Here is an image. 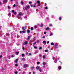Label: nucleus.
Instances as JSON below:
<instances>
[{
    "label": "nucleus",
    "instance_id": "obj_33",
    "mask_svg": "<svg viewBox=\"0 0 74 74\" xmlns=\"http://www.w3.org/2000/svg\"><path fill=\"white\" fill-rule=\"evenodd\" d=\"M45 52H48V50H45Z\"/></svg>",
    "mask_w": 74,
    "mask_h": 74
},
{
    "label": "nucleus",
    "instance_id": "obj_32",
    "mask_svg": "<svg viewBox=\"0 0 74 74\" xmlns=\"http://www.w3.org/2000/svg\"><path fill=\"white\" fill-rule=\"evenodd\" d=\"M49 26H52V25L51 24H49Z\"/></svg>",
    "mask_w": 74,
    "mask_h": 74
},
{
    "label": "nucleus",
    "instance_id": "obj_16",
    "mask_svg": "<svg viewBox=\"0 0 74 74\" xmlns=\"http://www.w3.org/2000/svg\"><path fill=\"white\" fill-rule=\"evenodd\" d=\"M18 59H16L15 60V62L16 63H17L18 62Z\"/></svg>",
    "mask_w": 74,
    "mask_h": 74
},
{
    "label": "nucleus",
    "instance_id": "obj_5",
    "mask_svg": "<svg viewBox=\"0 0 74 74\" xmlns=\"http://www.w3.org/2000/svg\"><path fill=\"white\" fill-rule=\"evenodd\" d=\"M28 66V65L27 64H25L23 66V67L24 68H25V67H27Z\"/></svg>",
    "mask_w": 74,
    "mask_h": 74
},
{
    "label": "nucleus",
    "instance_id": "obj_31",
    "mask_svg": "<svg viewBox=\"0 0 74 74\" xmlns=\"http://www.w3.org/2000/svg\"><path fill=\"white\" fill-rule=\"evenodd\" d=\"M27 33H30V31L29 30H28L27 31Z\"/></svg>",
    "mask_w": 74,
    "mask_h": 74
},
{
    "label": "nucleus",
    "instance_id": "obj_64",
    "mask_svg": "<svg viewBox=\"0 0 74 74\" xmlns=\"http://www.w3.org/2000/svg\"><path fill=\"white\" fill-rule=\"evenodd\" d=\"M34 73H35L34 72H33V74H34Z\"/></svg>",
    "mask_w": 74,
    "mask_h": 74
},
{
    "label": "nucleus",
    "instance_id": "obj_62",
    "mask_svg": "<svg viewBox=\"0 0 74 74\" xmlns=\"http://www.w3.org/2000/svg\"><path fill=\"white\" fill-rule=\"evenodd\" d=\"M11 1H14V0H10Z\"/></svg>",
    "mask_w": 74,
    "mask_h": 74
},
{
    "label": "nucleus",
    "instance_id": "obj_19",
    "mask_svg": "<svg viewBox=\"0 0 74 74\" xmlns=\"http://www.w3.org/2000/svg\"><path fill=\"white\" fill-rule=\"evenodd\" d=\"M24 56H25V54H22V57H23Z\"/></svg>",
    "mask_w": 74,
    "mask_h": 74
},
{
    "label": "nucleus",
    "instance_id": "obj_11",
    "mask_svg": "<svg viewBox=\"0 0 74 74\" xmlns=\"http://www.w3.org/2000/svg\"><path fill=\"white\" fill-rule=\"evenodd\" d=\"M37 3H38V4H40V1H37Z\"/></svg>",
    "mask_w": 74,
    "mask_h": 74
},
{
    "label": "nucleus",
    "instance_id": "obj_4",
    "mask_svg": "<svg viewBox=\"0 0 74 74\" xmlns=\"http://www.w3.org/2000/svg\"><path fill=\"white\" fill-rule=\"evenodd\" d=\"M22 29L23 30H25L26 29V28L23 27H22Z\"/></svg>",
    "mask_w": 74,
    "mask_h": 74
},
{
    "label": "nucleus",
    "instance_id": "obj_45",
    "mask_svg": "<svg viewBox=\"0 0 74 74\" xmlns=\"http://www.w3.org/2000/svg\"><path fill=\"white\" fill-rule=\"evenodd\" d=\"M46 33H47V32H44V34H46Z\"/></svg>",
    "mask_w": 74,
    "mask_h": 74
},
{
    "label": "nucleus",
    "instance_id": "obj_54",
    "mask_svg": "<svg viewBox=\"0 0 74 74\" xmlns=\"http://www.w3.org/2000/svg\"><path fill=\"white\" fill-rule=\"evenodd\" d=\"M32 3V2H29V4H31V3Z\"/></svg>",
    "mask_w": 74,
    "mask_h": 74
},
{
    "label": "nucleus",
    "instance_id": "obj_7",
    "mask_svg": "<svg viewBox=\"0 0 74 74\" xmlns=\"http://www.w3.org/2000/svg\"><path fill=\"white\" fill-rule=\"evenodd\" d=\"M31 37V36H28L27 38V40H29V39H30V38Z\"/></svg>",
    "mask_w": 74,
    "mask_h": 74
},
{
    "label": "nucleus",
    "instance_id": "obj_57",
    "mask_svg": "<svg viewBox=\"0 0 74 74\" xmlns=\"http://www.w3.org/2000/svg\"><path fill=\"white\" fill-rule=\"evenodd\" d=\"M11 15V13H9V15Z\"/></svg>",
    "mask_w": 74,
    "mask_h": 74
},
{
    "label": "nucleus",
    "instance_id": "obj_59",
    "mask_svg": "<svg viewBox=\"0 0 74 74\" xmlns=\"http://www.w3.org/2000/svg\"><path fill=\"white\" fill-rule=\"evenodd\" d=\"M31 72H29V74H31Z\"/></svg>",
    "mask_w": 74,
    "mask_h": 74
},
{
    "label": "nucleus",
    "instance_id": "obj_2",
    "mask_svg": "<svg viewBox=\"0 0 74 74\" xmlns=\"http://www.w3.org/2000/svg\"><path fill=\"white\" fill-rule=\"evenodd\" d=\"M28 43V41H26L23 43V45H27Z\"/></svg>",
    "mask_w": 74,
    "mask_h": 74
},
{
    "label": "nucleus",
    "instance_id": "obj_10",
    "mask_svg": "<svg viewBox=\"0 0 74 74\" xmlns=\"http://www.w3.org/2000/svg\"><path fill=\"white\" fill-rule=\"evenodd\" d=\"M39 71H40V72H41L42 71V69H41V68H40L39 69Z\"/></svg>",
    "mask_w": 74,
    "mask_h": 74
},
{
    "label": "nucleus",
    "instance_id": "obj_36",
    "mask_svg": "<svg viewBox=\"0 0 74 74\" xmlns=\"http://www.w3.org/2000/svg\"><path fill=\"white\" fill-rule=\"evenodd\" d=\"M39 42H40V41H39V40H38L37 41V42L38 43H39Z\"/></svg>",
    "mask_w": 74,
    "mask_h": 74
},
{
    "label": "nucleus",
    "instance_id": "obj_56",
    "mask_svg": "<svg viewBox=\"0 0 74 74\" xmlns=\"http://www.w3.org/2000/svg\"><path fill=\"white\" fill-rule=\"evenodd\" d=\"M34 7H35V8L36 7V6L35 5H34Z\"/></svg>",
    "mask_w": 74,
    "mask_h": 74
},
{
    "label": "nucleus",
    "instance_id": "obj_50",
    "mask_svg": "<svg viewBox=\"0 0 74 74\" xmlns=\"http://www.w3.org/2000/svg\"><path fill=\"white\" fill-rule=\"evenodd\" d=\"M26 55H28V52H26Z\"/></svg>",
    "mask_w": 74,
    "mask_h": 74
},
{
    "label": "nucleus",
    "instance_id": "obj_22",
    "mask_svg": "<svg viewBox=\"0 0 74 74\" xmlns=\"http://www.w3.org/2000/svg\"><path fill=\"white\" fill-rule=\"evenodd\" d=\"M58 69H59V70H60V69H61V66H59L58 67Z\"/></svg>",
    "mask_w": 74,
    "mask_h": 74
},
{
    "label": "nucleus",
    "instance_id": "obj_13",
    "mask_svg": "<svg viewBox=\"0 0 74 74\" xmlns=\"http://www.w3.org/2000/svg\"><path fill=\"white\" fill-rule=\"evenodd\" d=\"M53 35V33H51L50 34V36H52Z\"/></svg>",
    "mask_w": 74,
    "mask_h": 74
},
{
    "label": "nucleus",
    "instance_id": "obj_41",
    "mask_svg": "<svg viewBox=\"0 0 74 74\" xmlns=\"http://www.w3.org/2000/svg\"><path fill=\"white\" fill-rule=\"evenodd\" d=\"M3 57V56L2 55H1L0 56V58H2Z\"/></svg>",
    "mask_w": 74,
    "mask_h": 74
},
{
    "label": "nucleus",
    "instance_id": "obj_61",
    "mask_svg": "<svg viewBox=\"0 0 74 74\" xmlns=\"http://www.w3.org/2000/svg\"><path fill=\"white\" fill-rule=\"evenodd\" d=\"M1 4H2L0 2V5H1Z\"/></svg>",
    "mask_w": 74,
    "mask_h": 74
},
{
    "label": "nucleus",
    "instance_id": "obj_21",
    "mask_svg": "<svg viewBox=\"0 0 74 74\" xmlns=\"http://www.w3.org/2000/svg\"><path fill=\"white\" fill-rule=\"evenodd\" d=\"M14 15H16V12H14Z\"/></svg>",
    "mask_w": 74,
    "mask_h": 74
},
{
    "label": "nucleus",
    "instance_id": "obj_20",
    "mask_svg": "<svg viewBox=\"0 0 74 74\" xmlns=\"http://www.w3.org/2000/svg\"><path fill=\"white\" fill-rule=\"evenodd\" d=\"M21 4H22L23 5V1H21Z\"/></svg>",
    "mask_w": 74,
    "mask_h": 74
},
{
    "label": "nucleus",
    "instance_id": "obj_40",
    "mask_svg": "<svg viewBox=\"0 0 74 74\" xmlns=\"http://www.w3.org/2000/svg\"><path fill=\"white\" fill-rule=\"evenodd\" d=\"M42 49V47H40L39 48V49Z\"/></svg>",
    "mask_w": 74,
    "mask_h": 74
},
{
    "label": "nucleus",
    "instance_id": "obj_44",
    "mask_svg": "<svg viewBox=\"0 0 74 74\" xmlns=\"http://www.w3.org/2000/svg\"><path fill=\"white\" fill-rule=\"evenodd\" d=\"M15 66H18V65L17 64H15Z\"/></svg>",
    "mask_w": 74,
    "mask_h": 74
},
{
    "label": "nucleus",
    "instance_id": "obj_27",
    "mask_svg": "<svg viewBox=\"0 0 74 74\" xmlns=\"http://www.w3.org/2000/svg\"><path fill=\"white\" fill-rule=\"evenodd\" d=\"M41 27H42V26H43V24H41L40 25Z\"/></svg>",
    "mask_w": 74,
    "mask_h": 74
},
{
    "label": "nucleus",
    "instance_id": "obj_51",
    "mask_svg": "<svg viewBox=\"0 0 74 74\" xmlns=\"http://www.w3.org/2000/svg\"><path fill=\"white\" fill-rule=\"evenodd\" d=\"M8 8L9 9H10V6H8Z\"/></svg>",
    "mask_w": 74,
    "mask_h": 74
},
{
    "label": "nucleus",
    "instance_id": "obj_39",
    "mask_svg": "<svg viewBox=\"0 0 74 74\" xmlns=\"http://www.w3.org/2000/svg\"><path fill=\"white\" fill-rule=\"evenodd\" d=\"M14 12H15V11L14 10H12V12L14 13Z\"/></svg>",
    "mask_w": 74,
    "mask_h": 74
},
{
    "label": "nucleus",
    "instance_id": "obj_14",
    "mask_svg": "<svg viewBox=\"0 0 74 74\" xmlns=\"http://www.w3.org/2000/svg\"><path fill=\"white\" fill-rule=\"evenodd\" d=\"M22 60H23L25 61V58H22Z\"/></svg>",
    "mask_w": 74,
    "mask_h": 74
},
{
    "label": "nucleus",
    "instance_id": "obj_30",
    "mask_svg": "<svg viewBox=\"0 0 74 74\" xmlns=\"http://www.w3.org/2000/svg\"><path fill=\"white\" fill-rule=\"evenodd\" d=\"M18 53H19V52H16V53L17 55H18Z\"/></svg>",
    "mask_w": 74,
    "mask_h": 74
},
{
    "label": "nucleus",
    "instance_id": "obj_15",
    "mask_svg": "<svg viewBox=\"0 0 74 74\" xmlns=\"http://www.w3.org/2000/svg\"><path fill=\"white\" fill-rule=\"evenodd\" d=\"M49 28L47 27L46 28V30H49Z\"/></svg>",
    "mask_w": 74,
    "mask_h": 74
},
{
    "label": "nucleus",
    "instance_id": "obj_12",
    "mask_svg": "<svg viewBox=\"0 0 74 74\" xmlns=\"http://www.w3.org/2000/svg\"><path fill=\"white\" fill-rule=\"evenodd\" d=\"M43 43L44 44V45H45V44H46V41H43Z\"/></svg>",
    "mask_w": 74,
    "mask_h": 74
},
{
    "label": "nucleus",
    "instance_id": "obj_24",
    "mask_svg": "<svg viewBox=\"0 0 74 74\" xmlns=\"http://www.w3.org/2000/svg\"><path fill=\"white\" fill-rule=\"evenodd\" d=\"M14 73L16 74H18V72L17 71L15 72Z\"/></svg>",
    "mask_w": 74,
    "mask_h": 74
},
{
    "label": "nucleus",
    "instance_id": "obj_34",
    "mask_svg": "<svg viewBox=\"0 0 74 74\" xmlns=\"http://www.w3.org/2000/svg\"><path fill=\"white\" fill-rule=\"evenodd\" d=\"M24 18H25V19H26V18H27V17H26V16H25L24 17Z\"/></svg>",
    "mask_w": 74,
    "mask_h": 74
},
{
    "label": "nucleus",
    "instance_id": "obj_60",
    "mask_svg": "<svg viewBox=\"0 0 74 74\" xmlns=\"http://www.w3.org/2000/svg\"><path fill=\"white\" fill-rule=\"evenodd\" d=\"M45 38V36H43L42 37V38Z\"/></svg>",
    "mask_w": 74,
    "mask_h": 74
},
{
    "label": "nucleus",
    "instance_id": "obj_46",
    "mask_svg": "<svg viewBox=\"0 0 74 74\" xmlns=\"http://www.w3.org/2000/svg\"><path fill=\"white\" fill-rule=\"evenodd\" d=\"M55 45H56V46H57V45H58V43H56L55 44Z\"/></svg>",
    "mask_w": 74,
    "mask_h": 74
},
{
    "label": "nucleus",
    "instance_id": "obj_9",
    "mask_svg": "<svg viewBox=\"0 0 74 74\" xmlns=\"http://www.w3.org/2000/svg\"><path fill=\"white\" fill-rule=\"evenodd\" d=\"M20 33H25V32L24 31H21Z\"/></svg>",
    "mask_w": 74,
    "mask_h": 74
},
{
    "label": "nucleus",
    "instance_id": "obj_37",
    "mask_svg": "<svg viewBox=\"0 0 74 74\" xmlns=\"http://www.w3.org/2000/svg\"><path fill=\"white\" fill-rule=\"evenodd\" d=\"M36 42H35L34 43V44H36Z\"/></svg>",
    "mask_w": 74,
    "mask_h": 74
},
{
    "label": "nucleus",
    "instance_id": "obj_28",
    "mask_svg": "<svg viewBox=\"0 0 74 74\" xmlns=\"http://www.w3.org/2000/svg\"><path fill=\"white\" fill-rule=\"evenodd\" d=\"M40 63V62H37V64H39Z\"/></svg>",
    "mask_w": 74,
    "mask_h": 74
},
{
    "label": "nucleus",
    "instance_id": "obj_17",
    "mask_svg": "<svg viewBox=\"0 0 74 74\" xmlns=\"http://www.w3.org/2000/svg\"><path fill=\"white\" fill-rule=\"evenodd\" d=\"M51 45H54V43L53 42H52L51 43Z\"/></svg>",
    "mask_w": 74,
    "mask_h": 74
},
{
    "label": "nucleus",
    "instance_id": "obj_43",
    "mask_svg": "<svg viewBox=\"0 0 74 74\" xmlns=\"http://www.w3.org/2000/svg\"><path fill=\"white\" fill-rule=\"evenodd\" d=\"M45 9L46 10H47V9H48V8H47V7H46L45 8Z\"/></svg>",
    "mask_w": 74,
    "mask_h": 74
},
{
    "label": "nucleus",
    "instance_id": "obj_25",
    "mask_svg": "<svg viewBox=\"0 0 74 74\" xmlns=\"http://www.w3.org/2000/svg\"><path fill=\"white\" fill-rule=\"evenodd\" d=\"M22 13L21 12H20L19 13V15H22Z\"/></svg>",
    "mask_w": 74,
    "mask_h": 74
},
{
    "label": "nucleus",
    "instance_id": "obj_48",
    "mask_svg": "<svg viewBox=\"0 0 74 74\" xmlns=\"http://www.w3.org/2000/svg\"><path fill=\"white\" fill-rule=\"evenodd\" d=\"M34 48H37V47L36 46H34Z\"/></svg>",
    "mask_w": 74,
    "mask_h": 74
},
{
    "label": "nucleus",
    "instance_id": "obj_52",
    "mask_svg": "<svg viewBox=\"0 0 74 74\" xmlns=\"http://www.w3.org/2000/svg\"><path fill=\"white\" fill-rule=\"evenodd\" d=\"M23 49H25V47H23Z\"/></svg>",
    "mask_w": 74,
    "mask_h": 74
},
{
    "label": "nucleus",
    "instance_id": "obj_26",
    "mask_svg": "<svg viewBox=\"0 0 74 74\" xmlns=\"http://www.w3.org/2000/svg\"><path fill=\"white\" fill-rule=\"evenodd\" d=\"M34 67L33 66V67H32L31 69H32V70H33V69H34Z\"/></svg>",
    "mask_w": 74,
    "mask_h": 74
},
{
    "label": "nucleus",
    "instance_id": "obj_53",
    "mask_svg": "<svg viewBox=\"0 0 74 74\" xmlns=\"http://www.w3.org/2000/svg\"><path fill=\"white\" fill-rule=\"evenodd\" d=\"M29 55H30V56L32 55V54H31V53H29Z\"/></svg>",
    "mask_w": 74,
    "mask_h": 74
},
{
    "label": "nucleus",
    "instance_id": "obj_6",
    "mask_svg": "<svg viewBox=\"0 0 74 74\" xmlns=\"http://www.w3.org/2000/svg\"><path fill=\"white\" fill-rule=\"evenodd\" d=\"M36 68L38 70V69H40V66H37L36 67Z\"/></svg>",
    "mask_w": 74,
    "mask_h": 74
},
{
    "label": "nucleus",
    "instance_id": "obj_55",
    "mask_svg": "<svg viewBox=\"0 0 74 74\" xmlns=\"http://www.w3.org/2000/svg\"><path fill=\"white\" fill-rule=\"evenodd\" d=\"M41 56H42L41 55H39V57H41Z\"/></svg>",
    "mask_w": 74,
    "mask_h": 74
},
{
    "label": "nucleus",
    "instance_id": "obj_47",
    "mask_svg": "<svg viewBox=\"0 0 74 74\" xmlns=\"http://www.w3.org/2000/svg\"><path fill=\"white\" fill-rule=\"evenodd\" d=\"M34 28H35V29H36V28H37V26H35L34 27Z\"/></svg>",
    "mask_w": 74,
    "mask_h": 74
},
{
    "label": "nucleus",
    "instance_id": "obj_18",
    "mask_svg": "<svg viewBox=\"0 0 74 74\" xmlns=\"http://www.w3.org/2000/svg\"><path fill=\"white\" fill-rule=\"evenodd\" d=\"M43 59H45V56H43Z\"/></svg>",
    "mask_w": 74,
    "mask_h": 74
},
{
    "label": "nucleus",
    "instance_id": "obj_35",
    "mask_svg": "<svg viewBox=\"0 0 74 74\" xmlns=\"http://www.w3.org/2000/svg\"><path fill=\"white\" fill-rule=\"evenodd\" d=\"M31 30H33V27H31Z\"/></svg>",
    "mask_w": 74,
    "mask_h": 74
},
{
    "label": "nucleus",
    "instance_id": "obj_63",
    "mask_svg": "<svg viewBox=\"0 0 74 74\" xmlns=\"http://www.w3.org/2000/svg\"><path fill=\"white\" fill-rule=\"evenodd\" d=\"M17 45H19V44H18Z\"/></svg>",
    "mask_w": 74,
    "mask_h": 74
},
{
    "label": "nucleus",
    "instance_id": "obj_8",
    "mask_svg": "<svg viewBox=\"0 0 74 74\" xmlns=\"http://www.w3.org/2000/svg\"><path fill=\"white\" fill-rule=\"evenodd\" d=\"M42 64L44 66H45V64H46V62H43L42 63Z\"/></svg>",
    "mask_w": 74,
    "mask_h": 74
},
{
    "label": "nucleus",
    "instance_id": "obj_58",
    "mask_svg": "<svg viewBox=\"0 0 74 74\" xmlns=\"http://www.w3.org/2000/svg\"><path fill=\"white\" fill-rule=\"evenodd\" d=\"M31 7H33V5H31Z\"/></svg>",
    "mask_w": 74,
    "mask_h": 74
},
{
    "label": "nucleus",
    "instance_id": "obj_3",
    "mask_svg": "<svg viewBox=\"0 0 74 74\" xmlns=\"http://www.w3.org/2000/svg\"><path fill=\"white\" fill-rule=\"evenodd\" d=\"M7 3V0H3V3L6 4Z\"/></svg>",
    "mask_w": 74,
    "mask_h": 74
},
{
    "label": "nucleus",
    "instance_id": "obj_49",
    "mask_svg": "<svg viewBox=\"0 0 74 74\" xmlns=\"http://www.w3.org/2000/svg\"><path fill=\"white\" fill-rule=\"evenodd\" d=\"M49 41H47V44H49Z\"/></svg>",
    "mask_w": 74,
    "mask_h": 74
},
{
    "label": "nucleus",
    "instance_id": "obj_1",
    "mask_svg": "<svg viewBox=\"0 0 74 74\" xmlns=\"http://www.w3.org/2000/svg\"><path fill=\"white\" fill-rule=\"evenodd\" d=\"M29 8H30V6L28 5L27 6V7L25 8V10H27L29 9Z\"/></svg>",
    "mask_w": 74,
    "mask_h": 74
},
{
    "label": "nucleus",
    "instance_id": "obj_38",
    "mask_svg": "<svg viewBox=\"0 0 74 74\" xmlns=\"http://www.w3.org/2000/svg\"><path fill=\"white\" fill-rule=\"evenodd\" d=\"M11 57H12V58H14V55H12Z\"/></svg>",
    "mask_w": 74,
    "mask_h": 74
},
{
    "label": "nucleus",
    "instance_id": "obj_42",
    "mask_svg": "<svg viewBox=\"0 0 74 74\" xmlns=\"http://www.w3.org/2000/svg\"><path fill=\"white\" fill-rule=\"evenodd\" d=\"M61 19H62V18L61 17H60L59 18V19L60 20H61Z\"/></svg>",
    "mask_w": 74,
    "mask_h": 74
},
{
    "label": "nucleus",
    "instance_id": "obj_23",
    "mask_svg": "<svg viewBox=\"0 0 74 74\" xmlns=\"http://www.w3.org/2000/svg\"><path fill=\"white\" fill-rule=\"evenodd\" d=\"M55 62H55V63H56V62H57V60H56V59L55 60Z\"/></svg>",
    "mask_w": 74,
    "mask_h": 74
},
{
    "label": "nucleus",
    "instance_id": "obj_29",
    "mask_svg": "<svg viewBox=\"0 0 74 74\" xmlns=\"http://www.w3.org/2000/svg\"><path fill=\"white\" fill-rule=\"evenodd\" d=\"M16 6V5L15 4H14L13 5V7H15Z\"/></svg>",
    "mask_w": 74,
    "mask_h": 74
}]
</instances>
